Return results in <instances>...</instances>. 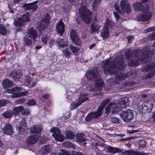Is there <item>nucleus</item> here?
Returning <instances> with one entry per match:
<instances>
[{
    "mask_svg": "<svg viewBox=\"0 0 155 155\" xmlns=\"http://www.w3.org/2000/svg\"><path fill=\"white\" fill-rule=\"evenodd\" d=\"M124 58L123 55H120L117 56L113 61L107 60L102 62V67L104 72L107 74L114 75L115 80L113 78L110 79L111 85L118 84L120 81L124 80L129 75L131 74V72L124 74L120 72L126 66L124 62Z\"/></svg>",
    "mask_w": 155,
    "mask_h": 155,
    "instance_id": "1",
    "label": "nucleus"
},
{
    "mask_svg": "<svg viewBox=\"0 0 155 155\" xmlns=\"http://www.w3.org/2000/svg\"><path fill=\"white\" fill-rule=\"evenodd\" d=\"M126 56L129 59L128 65L131 67H134L138 65L140 62H142L144 59L147 58L153 55L152 52L150 51V48L146 47L142 51L140 49L135 50L132 51L130 49L125 51Z\"/></svg>",
    "mask_w": 155,
    "mask_h": 155,
    "instance_id": "2",
    "label": "nucleus"
},
{
    "mask_svg": "<svg viewBox=\"0 0 155 155\" xmlns=\"http://www.w3.org/2000/svg\"><path fill=\"white\" fill-rule=\"evenodd\" d=\"M110 101L109 98H106L103 100L101 103L100 106L95 112L89 113L85 117V120L86 121H89L93 119L97 118L100 117L102 113L103 109L106 104Z\"/></svg>",
    "mask_w": 155,
    "mask_h": 155,
    "instance_id": "3",
    "label": "nucleus"
},
{
    "mask_svg": "<svg viewBox=\"0 0 155 155\" xmlns=\"http://www.w3.org/2000/svg\"><path fill=\"white\" fill-rule=\"evenodd\" d=\"M152 56V55L151 56L150 55V57L144 59V61H142V62H141L145 63L141 69V71L142 72H148L146 76L147 79L151 78L155 75V70L154 69H153V64L148 62L149 61L148 58L151 57Z\"/></svg>",
    "mask_w": 155,
    "mask_h": 155,
    "instance_id": "4",
    "label": "nucleus"
},
{
    "mask_svg": "<svg viewBox=\"0 0 155 155\" xmlns=\"http://www.w3.org/2000/svg\"><path fill=\"white\" fill-rule=\"evenodd\" d=\"M79 14L83 21L87 24H89L92 19V13L85 6H80Z\"/></svg>",
    "mask_w": 155,
    "mask_h": 155,
    "instance_id": "5",
    "label": "nucleus"
},
{
    "mask_svg": "<svg viewBox=\"0 0 155 155\" xmlns=\"http://www.w3.org/2000/svg\"><path fill=\"white\" fill-rule=\"evenodd\" d=\"M120 6L121 10L120 9L119 5L115 3L114 5V8L116 11L120 14H123L124 12H126L128 14L131 12V7L128 4L127 0H122L120 2Z\"/></svg>",
    "mask_w": 155,
    "mask_h": 155,
    "instance_id": "6",
    "label": "nucleus"
},
{
    "mask_svg": "<svg viewBox=\"0 0 155 155\" xmlns=\"http://www.w3.org/2000/svg\"><path fill=\"white\" fill-rule=\"evenodd\" d=\"M86 76L88 80H92L95 82H99V81H102L101 79V75L97 68H94L87 72Z\"/></svg>",
    "mask_w": 155,
    "mask_h": 155,
    "instance_id": "7",
    "label": "nucleus"
},
{
    "mask_svg": "<svg viewBox=\"0 0 155 155\" xmlns=\"http://www.w3.org/2000/svg\"><path fill=\"white\" fill-rule=\"evenodd\" d=\"M50 17L48 14H46L44 17L42 19L41 21L38 22L36 24L38 28L40 30H44L48 25Z\"/></svg>",
    "mask_w": 155,
    "mask_h": 155,
    "instance_id": "8",
    "label": "nucleus"
},
{
    "mask_svg": "<svg viewBox=\"0 0 155 155\" xmlns=\"http://www.w3.org/2000/svg\"><path fill=\"white\" fill-rule=\"evenodd\" d=\"M134 114L133 112L131 110H127L123 111L121 115V116L124 121L128 122L133 118Z\"/></svg>",
    "mask_w": 155,
    "mask_h": 155,
    "instance_id": "9",
    "label": "nucleus"
},
{
    "mask_svg": "<svg viewBox=\"0 0 155 155\" xmlns=\"http://www.w3.org/2000/svg\"><path fill=\"white\" fill-rule=\"evenodd\" d=\"M50 131L53 133L52 135L56 140L60 142L63 141V137L60 134V131L58 128H52Z\"/></svg>",
    "mask_w": 155,
    "mask_h": 155,
    "instance_id": "10",
    "label": "nucleus"
},
{
    "mask_svg": "<svg viewBox=\"0 0 155 155\" xmlns=\"http://www.w3.org/2000/svg\"><path fill=\"white\" fill-rule=\"evenodd\" d=\"M70 36L73 43L78 46L81 45V41L77 35L76 31L72 30L70 32Z\"/></svg>",
    "mask_w": 155,
    "mask_h": 155,
    "instance_id": "11",
    "label": "nucleus"
},
{
    "mask_svg": "<svg viewBox=\"0 0 155 155\" xmlns=\"http://www.w3.org/2000/svg\"><path fill=\"white\" fill-rule=\"evenodd\" d=\"M39 139L38 136L36 135H33L29 136L25 140L26 145L29 146L35 144Z\"/></svg>",
    "mask_w": 155,
    "mask_h": 155,
    "instance_id": "12",
    "label": "nucleus"
},
{
    "mask_svg": "<svg viewBox=\"0 0 155 155\" xmlns=\"http://www.w3.org/2000/svg\"><path fill=\"white\" fill-rule=\"evenodd\" d=\"M65 25L61 19L60 21L57 22L56 24V30L57 34L60 35V36L62 35L64 31Z\"/></svg>",
    "mask_w": 155,
    "mask_h": 155,
    "instance_id": "13",
    "label": "nucleus"
},
{
    "mask_svg": "<svg viewBox=\"0 0 155 155\" xmlns=\"http://www.w3.org/2000/svg\"><path fill=\"white\" fill-rule=\"evenodd\" d=\"M38 2V1H37L32 3H25L23 5V7L26 10H36L38 8L37 4Z\"/></svg>",
    "mask_w": 155,
    "mask_h": 155,
    "instance_id": "14",
    "label": "nucleus"
},
{
    "mask_svg": "<svg viewBox=\"0 0 155 155\" xmlns=\"http://www.w3.org/2000/svg\"><path fill=\"white\" fill-rule=\"evenodd\" d=\"M2 131L4 134L12 135L13 134V129L12 126L9 123L5 124L2 128Z\"/></svg>",
    "mask_w": 155,
    "mask_h": 155,
    "instance_id": "15",
    "label": "nucleus"
},
{
    "mask_svg": "<svg viewBox=\"0 0 155 155\" xmlns=\"http://www.w3.org/2000/svg\"><path fill=\"white\" fill-rule=\"evenodd\" d=\"M99 81V82H98L96 81L95 82L96 86H91L89 90L92 91H101L104 82L102 81Z\"/></svg>",
    "mask_w": 155,
    "mask_h": 155,
    "instance_id": "16",
    "label": "nucleus"
},
{
    "mask_svg": "<svg viewBox=\"0 0 155 155\" xmlns=\"http://www.w3.org/2000/svg\"><path fill=\"white\" fill-rule=\"evenodd\" d=\"M27 34L29 37L33 38L34 41L35 40V39L37 37V31L33 27L28 28L27 31Z\"/></svg>",
    "mask_w": 155,
    "mask_h": 155,
    "instance_id": "17",
    "label": "nucleus"
},
{
    "mask_svg": "<svg viewBox=\"0 0 155 155\" xmlns=\"http://www.w3.org/2000/svg\"><path fill=\"white\" fill-rule=\"evenodd\" d=\"M42 129V127L40 125H33L30 128V132L33 134H38L41 132Z\"/></svg>",
    "mask_w": 155,
    "mask_h": 155,
    "instance_id": "18",
    "label": "nucleus"
},
{
    "mask_svg": "<svg viewBox=\"0 0 155 155\" xmlns=\"http://www.w3.org/2000/svg\"><path fill=\"white\" fill-rule=\"evenodd\" d=\"M22 75V72L20 71H13L12 72L10 75V77L12 79L17 81L21 77Z\"/></svg>",
    "mask_w": 155,
    "mask_h": 155,
    "instance_id": "19",
    "label": "nucleus"
},
{
    "mask_svg": "<svg viewBox=\"0 0 155 155\" xmlns=\"http://www.w3.org/2000/svg\"><path fill=\"white\" fill-rule=\"evenodd\" d=\"M122 155H148L147 153L136 152L133 150L125 151L122 153Z\"/></svg>",
    "mask_w": 155,
    "mask_h": 155,
    "instance_id": "20",
    "label": "nucleus"
},
{
    "mask_svg": "<svg viewBox=\"0 0 155 155\" xmlns=\"http://www.w3.org/2000/svg\"><path fill=\"white\" fill-rule=\"evenodd\" d=\"M100 26L97 24L93 23L91 24V30L89 33L91 34L95 33L96 32L98 34L99 32Z\"/></svg>",
    "mask_w": 155,
    "mask_h": 155,
    "instance_id": "21",
    "label": "nucleus"
},
{
    "mask_svg": "<svg viewBox=\"0 0 155 155\" xmlns=\"http://www.w3.org/2000/svg\"><path fill=\"white\" fill-rule=\"evenodd\" d=\"M151 17V15L149 13H144V14L139 15L137 18L139 21H144L148 20Z\"/></svg>",
    "mask_w": 155,
    "mask_h": 155,
    "instance_id": "22",
    "label": "nucleus"
},
{
    "mask_svg": "<svg viewBox=\"0 0 155 155\" xmlns=\"http://www.w3.org/2000/svg\"><path fill=\"white\" fill-rule=\"evenodd\" d=\"M129 104V99L127 97L122 98L118 103L120 107L125 108Z\"/></svg>",
    "mask_w": 155,
    "mask_h": 155,
    "instance_id": "23",
    "label": "nucleus"
},
{
    "mask_svg": "<svg viewBox=\"0 0 155 155\" xmlns=\"http://www.w3.org/2000/svg\"><path fill=\"white\" fill-rule=\"evenodd\" d=\"M108 152L112 153H120L122 152V150L118 148L108 146L107 148Z\"/></svg>",
    "mask_w": 155,
    "mask_h": 155,
    "instance_id": "24",
    "label": "nucleus"
},
{
    "mask_svg": "<svg viewBox=\"0 0 155 155\" xmlns=\"http://www.w3.org/2000/svg\"><path fill=\"white\" fill-rule=\"evenodd\" d=\"M89 100L88 95L86 94H81L77 101H78L81 104L84 102L87 101Z\"/></svg>",
    "mask_w": 155,
    "mask_h": 155,
    "instance_id": "25",
    "label": "nucleus"
},
{
    "mask_svg": "<svg viewBox=\"0 0 155 155\" xmlns=\"http://www.w3.org/2000/svg\"><path fill=\"white\" fill-rule=\"evenodd\" d=\"M135 10L136 11H140L142 12H145L143 8V6L141 2H137L133 4Z\"/></svg>",
    "mask_w": 155,
    "mask_h": 155,
    "instance_id": "26",
    "label": "nucleus"
},
{
    "mask_svg": "<svg viewBox=\"0 0 155 155\" xmlns=\"http://www.w3.org/2000/svg\"><path fill=\"white\" fill-rule=\"evenodd\" d=\"M137 107L140 112L144 113H148L147 107L146 106L145 103L142 104L138 105Z\"/></svg>",
    "mask_w": 155,
    "mask_h": 155,
    "instance_id": "27",
    "label": "nucleus"
},
{
    "mask_svg": "<svg viewBox=\"0 0 155 155\" xmlns=\"http://www.w3.org/2000/svg\"><path fill=\"white\" fill-rule=\"evenodd\" d=\"M109 29L107 28L103 27V29L101 31V36L103 38H106L109 35Z\"/></svg>",
    "mask_w": 155,
    "mask_h": 155,
    "instance_id": "28",
    "label": "nucleus"
},
{
    "mask_svg": "<svg viewBox=\"0 0 155 155\" xmlns=\"http://www.w3.org/2000/svg\"><path fill=\"white\" fill-rule=\"evenodd\" d=\"M28 94V91L27 90H25L24 91L19 92L17 93V94H13L11 95V97L12 98H17L21 96H26Z\"/></svg>",
    "mask_w": 155,
    "mask_h": 155,
    "instance_id": "29",
    "label": "nucleus"
},
{
    "mask_svg": "<svg viewBox=\"0 0 155 155\" xmlns=\"http://www.w3.org/2000/svg\"><path fill=\"white\" fill-rule=\"evenodd\" d=\"M65 135L67 139H72L74 137V133L70 130H67L65 132Z\"/></svg>",
    "mask_w": 155,
    "mask_h": 155,
    "instance_id": "30",
    "label": "nucleus"
},
{
    "mask_svg": "<svg viewBox=\"0 0 155 155\" xmlns=\"http://www.w3.org/2000/svg\"><path fill=\"white\" fill-rule=\"evenodd\" d=\"M25 23L21 18H18L16 20L14 21V24L16 26H24Z\"/></svg>",
    "mask_w": 155,
    "mask_h": 155,
    "instance_id": "31",
    "label": "nucleus"
},
{
    "mask_svg": "<svg viewBox=\"0 0 155 155\" xmlns=\"http://www.w3.org/2000/svg\"><path fill=\"white\" fill-rule=\"evenodd\" d=\"M12 84V82L8 79H5L2 82L3 87L4 88L10 87Z\"/></svg>",
    "mask_w": 155,
    "mask_h": 155,
    "instance_id": "32",
    "label": "nucleus"
},
{
    "mask_svg": "<svg viewBox=\"0 0 155 155\" xmlns=\"http://www.w3.org/2000/svg\"><path fill=\"white\" fill-rule=\"evenodd\" d=\"M41 150L43 153H47L51 151V148L49 145H45L41 147Z\"/></svg>",
    "mask_w": 155,
    "mask_h": 155,
    "instance_id": "33",
    "label": "nucleus"
},
{
    "mask_svg": "<svg viewBox=\"0 0 155 155\" xmlns=\"http://www.w3.org/2000/svg\"><path fill=\"white\" fill-rule=\"evenodd\" d=\"M29 16V13L27 12L22 15L21 17L20 18L25 23V22H29L30 21V19Z\"/></svg>",
    "mask_w": 155,
    "mask_h": 155,
    "instance_id": "34",
    "label": "nucleus"
},
{
    "mask_svg": "<svg viewBox=\"0 0 155 155\" xmlns=\"http://www.w3.org/2000/svg\"><path fill=\"white\" fill-rule=\"evenodd\" d=\"M84 134H78L76 136V140L77 142L80 143H83L85 141V139L83 137Z\"/></svg>",
    "mask_w": 155,
    "mask_h": 155,
    "instance_id": "35",
    "label": "nucleus"
},
{
    "mask_svg": "<svg viewBox=\"0 0 155 155\" xmlns=\"http://www.w3.org/2000/svg\"><path fill=\"white\" fill-rule=\"evenodd\" d=\"M13 113L12 111L10 110L5 111L2 114L3 116L5 118H9L11 117Z\"/></svg>",
    "mask_w": 155,
    "mask_h": 155,
    "instance_id": "36",
    "label": "nucleus"
},
{
    "mask_svg": "<svg viewBox=\"0 0 155 155\" xmlns=\"http://www.w3.org/2000/svg\"><path fill=\"white\" fill-rule=\"evenodd\" d=\"M114 25V23L112 21L109 19H107L104 27L107 28V29H108L109 28H112Z\"/></svg>",
    "mask_w": 155,
    "mask_h": 155,
    "instance_id": "37",
    "label": "nucleus"
},
{
    "mask_svg": "<svg viewBox=\"0 0 155 155\" xmlns=\"http://www.w3.org/2000/svg\"><path fill=\"white\" fill-rule=\"evenodd\" d=\"M64 147L68 148H72L75 149V146L73 143L68 141H66L64 142L63 144Z\"/></svg>",
    "mask_w": 155,
    "mask_h": 155,
    "instance_id": "38",
    "label": "nucleus"
},
{
    "mask_svg": "<svg viewBox=\"0 0 155 155\" xmlns=\"http://www.w3.org/2000/svg\"><path fill=\"white\" fill-rule=\"evenodd\" d=\"M24 109V108L22 106H20L15 107L13 109L12 112L13 114H19L20 111L21 112Z\"/></svg>",
    "mask_w": 155,
    "mask_h": 155,
    "instance_id": "39",
    "label": "nucleus"
},
{
    "mask_svg": "<svg viewBox=\"0 0 155 155\" xmlns=\"http://www.w3.org/2000/svg\"><path fill=\"white\" fill-rule=\"evenodd\" d=\"M69 47L73 54L74 55H77L78 51L79 50V48L76 47L72 45H70Z\"/></svg>",
    "mask_w": 155,
    "mask_h": 155,
    "instance_id": "40",
    "label": "nucleus"
},
{
    "mask_svg": "<svg viewBox=\"0 0 155 155\" xmlns=\"http://www.w3.org/2000/svg\"><path fill=\"white\" fill-rule=\"evenodd\" d=\"M63 53L66 58H68L71 57V52L69 51L68 48H65L62 50Z\"/></svg>",
    "mask_w": 155,
    "mask_h": 155,
    "instance_id": "41",
    "label": "nucleus"
},
{
    "mask_svg": "<svg viewBox=\"0 0 155 155\" xmlns=\"http://www.w3.org/2000/svg\"><path fill=\"white\" fill-rule=\"evenodd\" d=\"M23 43L26 46L31 45L32 44V40L29 39L28 37H25L23 38Z\"/></svg>",
    "mask_w": 155,
    "mask_h": 155,
    "instance_id": "42",
    "label": "nucleus"
},
{
    "mask_svg": "<svg viewBox=\"0 0 155 155\" xmlns=\"http://www.w3.org/2000/svg\"><path fill=\"white\" fill-rule=\"evenodd\" d=\"M26 125V124L25 123V119H22L21 120L20 124L19 125L18 129L20 132L21 130Z\"/></svg>",
    "mask_w": 155,
    "mask_h": 155,
    "instance_id": "43",
    "label": "nucleus"
},
{
    "mask_svg": "<svg viewBox=\"0 0 155 155\" xmlns=\"http://www.w3.org/2000/svg\"><path fill=\"white\" fill-rule=\"evenodd\" d=\"M22 90L21 87H15L13 88L11 90V93H13V94H17L19 92H20Z\"/></svg>",
    "mask_w": 155,
    "mask_h": 155,
    "instance_id": "44",
    "label": "nucleus"
},
{
    "mask_svg": "<svg viewBox=\"0 0 155 155\" xmlns=\"http://www.w3.org/2000/svg\"><path fill=\"white\" fill-rule=\"evenodd\" d=\"M58 154L59 155H71L68 151L63 149H60L58 152Z\"/></svg>",
    "mask_w": 155,
    "mask_h": 155,
    "instance_id": "45",
    "label": "nucleus"
},
{
    "mask_svg": "<svg viewBox=\"0 0 155 155\" xmlns=\"http://www.w3.org/2000/svg\"><path fill=\"white\" fill-rule=\"evenodd\" d=\"M146 106L147 107L148 113L151 112L153 107V104L151 102L145 103Z\"/></svg>",
    "mask_w": 155,
    "mask_h": 155,
    "instance_id": "46",
    "label": "nucleus"
},
{
    "mask_svg": "<svg viewBox=\"0 0 155 155\" xmlns=\"http://www.w3.org/2000/svg\"><path fill=\"white\" fill-rule=\"evenodd\" d=\"M7 32L6 27L0 24V34L3 35H5Z\"/></svg>",
    "mask_w": 155,
    "mask_h": 155,
    "instance_id": "47",
    "label": "nucleus"
},
{
    "mask_svg": "<svg viewBox=\"0 0 155 155\" xmlns=\"http://www.w3.org/2000/svg\"><path fill=\"white\" fill-rule=\"evenodd\" d=\"M120 109L121 107H120L118 104V105H116V104H115V105L114 106L112 110V114L118 112L119 110H120Z\"/></svg>",
    "mask_w": 155,
    "mask_h": 155,
    "instance_id": "48",
    "label": "nucleus"
},
{
    "mask_svg": "<svg viewBox=\"0 0 155 155\" xmlns=\"http://www.w3.org/2000/svg\"><path fill=\"white\" fill-rule=\"evenodd\" d=\"M10 101L5 99H2L0 100V108L4 106L6 104L10 103Z\"/></svg>",
    "mask_w": 155,
    "mask_h": 155,
    "instance_id": "49",
    "label": "nucleus"
},
{
    "mask_svg": "<svg viewBox=\"0 0 155 155\" xmlns=\"http://www.w3.org/2000/svg\"><path fill=\"white\" fill-rule=\"evenodd\" d=\"M100 3V0H94L92 3V7L93 9H95L99 5Z\"/></svg>",
    "mask_w": 155,
    "mask_h": 155,
    "instance_id": "50",
    "label": "nucleus"
},
{
    "mask_svg": "<svg viewBox=\"0 0 155 155\" xmlns=\"http://www.w3.org/2000/svg\"><path fill=\"white\" fill-rule=\"evenodd\" d=\"M77 103H73L71 104V108L72 109L76 108L78 107L81 104L78 101H77Z\"/></svg>",
    "mask_w": 155,
    "mask_h": 155,
    "instance_id": "51",
    "label": "nucleus"
},
{
    "mask_svg": "<svg viewBox=\"0 0 155 155\" xmlns=\"http://www.w3.org/2000/svg\"><path fill=\"white\" fill-rule=\"evenodd\" d=\"M104 144H99V146L96 148V150L97 149L98 151H103L104 150Z\"/></svg>",
    "mask_w": 155,
    "mask_h": 155,
    "instance_id": "52",
    "label": "nucleus"
},
{
    "mask_svg": "<svg viewBox=\"0 0 155 155\" xmlns=\"http://www.w3.org/2000/svg\"><path fill=\"white\" fill-rule=\"evenodd\" d=\"M148 38L150 41H153L155 39V33L154 32L150 34L148 36Z\"/></svg>",
    "mask_w": 155,
    "mask_h": 155,
    "instance_id": "53",
    "label": "nucleus"
},
{
    "mask_svg": "<svg viewBox=\"0 0 155 155\" xmlns=\"http://www.w3.org/2000/svg\"><path fill=\"white\" fill-rule=\"evenodd\" d=\"M48 37L45 35H43L41 37V41L44 44H46Z\"/></svg>",
    "mask_w": 155,
    "mask_h": 155,
    "instance_id": "54",
    "label": "nucleus"
},
{
    "mask_svg": "<svg viewBox=\"0 0 155 155\" xmlns=\"http://www.w3.org/2000/svg\"><path fill=\"white\" fill-rule=\"evenodd\" d=\"M110 121L114 123L117 124L119 123V120L115 117H112L110 118Z\"/></svg>",
    "mask_w": 155,
    "mask_h": 155,
    "instance_id": "55",
    "label": "nucleus"
},
{
    "mask_svg": "<svg viewBox=\"0 0 155 155\" xmlns=\"http://www.w3.org/2000/svg\"><path fill=\"white\" fill-rule=\"evenodd\" d=\"M139 145L140 147H143L146 145V142L144 140H141L139 143Z\"/></svg>",
    "mask_w": 155,
    "mask_h": 155,
    "instance_id": "56",
    "label": "nucleus"
},
{
    "mask_svg": "<svg viewBox=\"0 0 155 155\" xmlns=\"http://www.w3.org/2000/svg\"><path fill=\"white\" fill-rule=\"evenodd\" d=\"M26 82L28 83V85L29 86L30 84H31V82L32 81V79L28 76H26Z\"/></svg>",
    "mask_w": 155,
    "mask_h": 155,
    "instance_id": "57",
    "label": "nucleus"
},
{
    "mask_svg": "<svg viewBox=\"0 0 155 155\" xmlns=\"http://www.w3.org/2000/svg\"><path fill=\"white\" fill-rule=\"evenodd\" d=\"M71 155H85L81 152H80L73 151L71 153Z\"/></svg>",
    "mask_w": 155,
    "mask_h": 155,
    "instance_id": "58",
    "label": "nucleus"
},
{
    "mask_svg": "<svg viewBox=\"0 0 155 155\" xmlns=\"http://www.w3.org/2000/svg\"><path fill=\"white\" fill-rule=\"evenodd\" d=\"M36 104L35 101L32 99L30 100L27 103V104L29 105H33Z\"/></svg>",
    "mask_w": 155,
    "mask_h": 155,
    "instance_id": "59",
    "label": "nucleus"
},
{
    "mask_svg": "<svg viewBox=\"0 0 155 155\" xmlns=\"http://www.w3.org/2000/svg\"><path fill=\"white\" fill-rule=\"evenodd\" d=\"M21 112H22V113L23 114L26 115L29 114L30 113V111L28 110V109H24V108L23 110L21 111Z\"/></svg>",
    "mask_w": 155,
    "mask_h": 155,
    "instance_id": "60",
    "label": "nucleus"
},
{
    "mask_svg": "<svg viewBox=\"0 0 155 155\" xmlns=\"http://www.w3.org/2000/svg\"><path fill=\"white\" fill-rule=\"evenodd\" d=\"M25 101V99L24 98H21L16 100V102L19 103H23Z\"/></svg>",
    "mask_w": 155,
    "mask_h": 155,
    "instance_id": "61",
    "label": "nucleus"
},
{
    "mask_svg": "<svg viewBox=\"0 0 155 155\" xmlns=\"http://www.w3.org/2000/svg\"><path fill=\"white\" fill-rule=\"evenodd\" d=\"M134 38V37L132 35H130L127 37V39L128 40V42L130 43L132 42V40Z\"/></svg>",
    "mask_w": 155,
    "mask_h": 155,
    "instance_id": "62",
    "label": "nucleus"
},
{
    "mask_svg": "<svg viewBox=\"0 0 155 155\" xmlns=\"http://www.w3.org/2000/svg\"><path fill=\"white\" fill-rule=\"evenodd\" d=\"M113 13L114 14L115 17L116 18V20L117 21H118L120 18V15L115 12H114Z\"/></svg>",
    "mask_w": 155,
    "mask_h": 155,
    "instance_id": "63",
    "label": "nucleus"
},
{
    "mask_svg": "<svg viewBox=\"0 0 155 155\" xmlns=\"http://www.w3.org/2000/svg\"><path fill=\"white\" fill-rule=\"evenodd\" d=\"M54 38H52L50 41V43H49V47L51 48L54 44Z\"/></svg>",
    "mask_w": 155,
    "mask_h": 155,
    "instance_id": "64",
    "label": "nucleus"
}]
</instances>
